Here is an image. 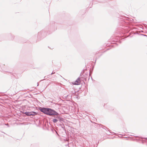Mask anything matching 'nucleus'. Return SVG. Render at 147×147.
I'll use <instances>...</instances> for the list:
<instances>
[{"mask_svg": "<svg viewBox=\"0 0 147 147\" xmlns=\"http://www.w3.org/2000/svg\"><path fill=\"white\" fill-rule=\"evenodd\" d=\"M40 110L45 114L49 115H56L57 114L55 111L50 109L42 108Z\"/></svg>", "mask_w": 147, "mask_h": 147, "instance_id": "1", "label": "nucleus"}, {"mask_svg": "<svg viewBox=\"0 0 147 147\" xmlns=\"http://www.w3.org/2000/svg\"><path fill=\"white\" fill-rule=\"evenodd\" d=\"M81 80L80 78H78L77 80L74 82H72L73 84L79 85L80 84Z\"/></svg>", "mask_w": 147, "mask_h": 147, "instance_id": "2", "label": "nucleus"}, {"mask_svg": "<svg viewBox=\"0 0 147 147\" xmlns=\"http://www.w3.org/2000/svg\"><path fill=\"white\" fill-rule=\"evenodd\" d=\"M26 114L27 115H34L36 114L35 112H26Z\"/></svg>", "mask_w": 147, "mask_h": 147, "instance_id": "3", "label": "nucleus"}, {"mask_svg": "<svg viewBox=\"0 0 147 147\" xmlns=\"http://www.w3.org/2000/svg\"><path fill=\"white\" fill-rule=\"evenodd\" d=\"M57 121V120L56 119H54L53 120V121L54 123H56Z\"/></svg>", "mask_w": 147, "mask_h": 147, "instance_id": "4", "label": "nucleus"}]
</instances>
